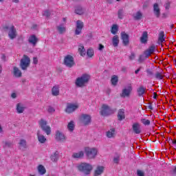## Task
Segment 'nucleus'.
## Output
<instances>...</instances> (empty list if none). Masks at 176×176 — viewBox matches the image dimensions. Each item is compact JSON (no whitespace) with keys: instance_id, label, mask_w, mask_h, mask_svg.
I'll return each instance as SVG.
<instances>
[{"instance_id":"nucleus-1","label":"nucleus","mask_w":176,"mask_h":176,"mask_svg":"<svg viewBox=\"0 0 176 176\" xmlns=\"http://www.w3.org/2000/svg\"><path fill=\"white\" fill-rule=\"evenodd\" d=\"M77 168L84 175H90L93 171V165L86 162H82L78 165Z\"/></svg>"},{"instance_id":"nucleus-2","label":"nucleus","mask_w":176,"mask_h":176,"mask_svg":"<svg viewBox=\"0 0 176 176\" xmlns=\"http://www.w3.org/2000/svg\"><path fill=\"white\" fill-rule=\"evenodd\" d=\"M90 75L88 74H84L80 77H78L76 80V86L77 87H85L86 85L89 83L90 80Z\"/></svg>"},{"instance_id":"nucleus-3","label":"nucleus","mask_w":176,"mask_h":176,"mask_svg":"<svg viewBox=\"0 0 176 176\" xmlns=\"http://www.w3.org/2000/svg\"><path fill=\"white\" fill-rule=\"evenodd\" d=\"M3 30L4 32H8V36L10 39H16L17 38V30H16V28H14V25H6L3 26Z\"/></svg>"},{"instance_id":"nucleus-4","label":"nucleus","mask_w":176,"mask_h":176,"mask_svg":"<svg viewBox=\"0 0 176 176\" xmlns=\"http://www.w3.org/2000/svg\"><path fill=\"white\" fill-rule=\"evenodd\" d=\"M30 64H31V59L28 56L23 55V58L20 60L19 67L23 71H27L28 67H30Z\"/></svg>"},{"instance_id":"nucleus-5","label":"nucleus","mask_w":176,"mask_h":176,"mask_svg":"<svg viewBox=\"0 0 176 176\" xmlns=\"http://www.w3.org/2000/svg\"><path fill=\"white\" fill-rule=\"evenodd\" d=\"M38 124L43 131L46 133L47 135H50L52 129L47 125V121L45 120L44 119H41V120L38 121Z\"/></svg>"},{"instance_id":"nucleus-6","label":"nucleus","mask_w":176,"mask_h":176,"mask_svg":"<svg viewBox=\"0 0 176 176\" xmlns=\"http://www.w3.org/2000/svg\"><path fill=\"white\" fill-rule=\"evenodd\" d=\"M85 152L88 159H95L98 151L95 148L85 147Z\"/></svg>"},{"instance_id":"nucleus-7","label":"nucleus","mask_w":176,"mask_h":176,"mask_svg":"<svg viewBox=\"0 0 176 176\" xmlns=\"http://www.w3.org/2000/svg\"><path fill=\"white\" fill-rule=\"evenodd\" d=\"M63 64L67 68H72V67H74L76 65L75 63V60L74 59V56L72 55H67L65 56L64 60H63Z\"/></svg>"},{"instance_id":"nucleus-8","label":"nucleus","mask_w":176,"mask_h":176,"mask_svg":"<svg viewBox=\"0 0 176 176\" xmlns=\"http://www.w3.org/2000/svg\"><path fill=\"white\" fill-rule=\"evenodd\" d=\"M100 113L102 116H109V115H112V113H113V110L110 109L109 106L107 104H102Z\"/></svg>"},{"instance_id":"nucleus-9","label":"nucleus","mask_w":176,"mask_h":176,"mask_svg":"<svg viewBox=\"0 0 176 176\" xmlns=\"http://www.w3.org/2000/svg\"><path fill=\"white\" fill-rule=\"evenodd\" d=\"M80 120L84 126H89L91 123V116L89 114H82Z\"/></svg>"},{"instance_id":"nucleus-10","label":"nucleus","mask_w":176,"mask_h":176,"mask_svg":"<svg viewBox=\"0 0 176 176\" xmlns=\"http://www.w3.org/2000/svg\"><path fill=\"white\" fill-rule=\"evenodd\" d=\"M131 91H133V87L131 86V84H129L126 87L122 89V91L120 94V97H122V98H126V97H130V94H131Z\"/></svg>"},{"instance_id":"nucleus-11","label":"nucleus","mask_w":176,"mask_h":176,"mask_svg":"<svg viewBox=\"0 0 176 176\" xmlns=\"http://www.w3.org/2000/svg\"><path fill=\"white\" fill-rule=\"evenodd\" d=\"M85 27V24L80 20H78L76 23V30L74 32L75 35H80L82 34V30Z\"/></svg>"},{"instance_id":"nucleus-12","label":"nucleus","mask_w":176,"mask_h":176,"mask_svg":"<svg viewBox=\"0 0 176 176\" xmlns=\"http://www.w3.org/2000/svg\"><path fill=\"white\" fill-rule=\"evenodd\" d=\"M121 39L122 41L124 46H129V43H130V36H129V34H126L125 32H122Z\"/></svg>"},{"instance_id":"nucleus-13","label":"nucleus","mask_w":176,"mask_h":176,"mask_svg":"<svg viewBox=\"0 0 176 176\" xmlns=\"http://www.w3.org/2000/svg\"><path fill=\"white\" fill-rule=\"evenodd\" d=\"M76 109H78V105L69 103L65 111L66 113H72V112H75Z\"/></svg>"},{"instance_id":"nucleus-14","label":"nucleus","mask_w":176,"mask_h":176,"mask_svg":"<svg viewBox=\"0 0 176 176\" xmlns=\"http://www.w3.org/2000/svg\"><path fill=\"white\" fill-rule=\"evenodd\" d=\"M156 52V45L153 44L151 46L148 47V50H146L144 52V55L146 56V58H148L149 56H151L153 53H155Z\"/></svg>"},{"instance_id":"nucleus-15","label":"nucleus","mask_w":176,"mask_h":176,"mask_svg":"<svg viewBox=\"0 0 176 176\" xmlns=\"http://www.w3.org/2000/svg\"><path fill=\"white\" fill-rule=\"evenodd\" d=\"M55 138L59 142H65V135L60 131H56Z\"/></svg>"},{"instance_id":"nucleus-16","label":"nucleus","mask_w":176,"mask_h":176,"mask_svg":"<svg viewBox=\"0 0 176 176\" xmlns=\"http://www.w3.org/2000/svg\"><path fill=\"white\" fill-rule=\"evenodd\" d=\"M132 129L135 134H141V125L138 122L134 123Z\"/></svg>"},{"instance_id":"nucleus-17","label":"nucleus","mask_w":176,"mask_h":176,"mask_svg":"<svg viewBox=\"0 0 176 176\" xmlns=\"http://www.w3.org/2000/svg\"><path fill=\"white\" fill-rule=\"evenodd\" d=\"M104 170H105V168L102 166H98L96 167V169L94 170V176H98L101 175L102 173H104Z\"/></svg>"},{"instance_id":"nucleus-18","label":"nucleus","mask_w":176,"mask_h":176,"mask_svg":"<svg viewBox=\"0 0 176 176\" xmlns=\"http://www.w3.org/2000/svg\"><path fill=\"white\" fill-rule=\"evenodd\" d=\"M38 39L36 38V36H35V35H32L28 38V43L30 45H32V46H34V47L36 46V44L38 43Z\"/></svg>"},{"instance_id":"nucleus-19","label":"nucleus","mask_w":176,"mask_h":176,"mask_svg":"<svg viewBox=\"0 0 176 176\" xmlns=\"http://www.w3.org/2000/svg\"><path fill=\"white\" fill-rule=\"evenodd\" d=\"M13 74L15 78H21V76H23V73H21V70H20V69H19V67H14Z\"/></svg>"},{"instance_id":"nucleus-20","label":"nucleus","mask_w":176,"mask_h":176,"mask_svg":"<svg viewBox=\"0 0 176 176\" xmlns=\"http://www.w3.org/2000/svg\"><path fill=\"white\" fill-rule=\"evenodd\" d=\"M85 12H86V10L80 6H78L75 8L76 14H79L80 16H82V14H85Z\"/></svg>"},{"instance_id":"nucleus-21","label":"nucleus","mask_w":176,"mask_h":176,"mask_svg":"<svg viewBox=\"0 0 176 176\" xmlns=\"http://www.w3.org/2000/svg\"><path fill=\"white\" fill-rule=\"evenodd\" d=\"M153 13L156 17H160V8H159V4L154 3L153 5Z\"/></svg>"},{"instance_id":"nucleus-22","label":"nucleus","mask_w":176,"mask_h":176,"mask_svg":"<svg viewBox=\"0 0 176 176\" xmlns=\"http://www.w3.org/2000/svg\"><path fill=\"white\" fill-rule=\"evenodd\" d=\"M59 157L60 153H58V151H55L52 155H51L50 160H52V162L56 163V162H58Z\"/></svg>"},{"instance_id":"nucleus-23","label":"nucleus","mask_w":176,"mask_h":176,"mask_svg":"<svg viewBox=\"0 0 176 176\" xmlns=\"http://www.w3.org/2000/svg\"><path fill=\"white\" fill-rule=\"evenodd\" d=\"M140 42L144 45H146V43H148V32H143L142 36L140 38Z\"/></svg>"},{"instance_id":"nucleus-24","label":"nucleus","mask_w":176,"mask_h":176,"mask_svg":"<svg viewBox=\"0 0 176 176\" xmlns=\"http://www.w3.org/2000/svg\"><path fill=\"white\" fill-rule=\"evenodd\" d=\"M116 130L114 128L111 129L106 133V135L107 138H113L115 135H116Z\"/></svg>"},{"instance_id":"nucleus-25","label":"nucleus","mask_w":176,"mask_h":176,"mask_svg":"<svg viewBox=\"0 0 176 176\" xmlns=\"http://www.w3.org/2000/svg\"><path fill=\"white\" fill-rule=\"evenodd\" d=\"M37 138L38 142H40L41 144H45V142H46V138H45L44 135H41L40 131H37Z\"/></svg>"},{"instance_id":"nucleus-26","label":"nucleus","mask_w":176,"mask_h":176,"mask_svg":"<svg viewBox=\"0 0 176 176\" xmlns=\"http://www.w3.org/2000/svg\"><path fill=\"white\" fill-rule=\"evenodd\" d=\"M25 111V107L21 103L16 104V112L17 113H23Z\"/></svg>"},{"instance_id":"nucleus-27","label":"nucleus","mask_w":176,"mask_h":176,"mask_svg":"<svg viewBox=\"0 0 176 176\" xmlns=\"http://www.w3.org/2000/svg\"><path fill=\"white\" fill-rule=\"evenodd\" d=\"M52 96H54L56 97H57V96H59L60 95V88L58 87V86H57V85L54 86L52 89Z\"/></svg>"},{"instance_id":"nucleus-28","label":"nucleus","mask_w":176,"mask_h":176,"mask_svg":"<svg viewBox=\"0 0 176 176\" xmlns=\"http://www.w3.org/2000/svg\"><path fill=\"white\" fill-rule=\"evenodd\" d=\"M85 156V153L83 151H79L78 153H74L72 155L73 159H80Z\"/></svg>"},{"instance_id":"nucleus-29","label":"nucleus","mask_w":176,"mask_h":176,"mask_svg":"<svg viewBox=\"0 0 176 176\" xmlns=\"http://www.w3.org/2000/svg\"><path fill=\"white\" fill-rule=\"evenodd\" d=\"M118 120L121 121L123 119H125L126 116H124V110L123 109H120L118 113Z\"/></svg>"},{"instance_id":"nucleus-30","label":"nucleus","mask_w":176,"mask_h":176,"mask_svg":"<svg viewBox=\"0 0 176 176\" xmlns=\"http://www.w3.org/2000/svg\"><path fill=\"white\" fill-rule=\"evenodd\" d=\"M112 43H113V46H114V47H118V46H119V36L115 35L113 37Z\"/></svg>"},{"instance_id":"nucleus-31","label":"nucleus","mask_w":176,"mask_h":176,"mask_svg":"<svg viewBox=\"0 0 176 176\" xmlns=\"http://www.w3.org/2000/svg\"><path fill=\"white\" fill-rule=\"evenodd\" d=\"M134 20L139 21L142 19V12L141 11H138L136 13L133 14Z\"/></svg>"},{"instance_id":"nucleus-32","label":"nucleus","mask_w":176,"mask_h":176,"mask_svg":"<svg viewBox=\"0 0 176 176\" xmlns=\"http://www.w3.org/2000/svg\"><path fill=\"white\" fill-rule=\"evenodd\" d=\"M138 95L139 97H142V96H144L145 94V87L144 86H140L138 89H137Z\"/></svg>"},{"instance_id":"nucleus-33","label":"nucleus","mask_w":176,"mask_h":176,"mask_svg":"<svg viewBox=\"0 0 176 176\" xmlns=\"http://www.w3.org/2000/svg\"><path fill=\"white\" fill-rule=\"evenodd\" d=\"M67 129L69 131L72 132L75 130V122L74 121H70L67 124Z\"/></svg>"},{"instance_id":"nucleus-34","label":"nucleus","mask_w":176,"mask_h":176,"mask_svg":"<svg viewBox=\"0 0 176 176\" xmlns=\"http://www.w3.org/2000/svg\"><path fill=\"white\" fill-rule=\"evenodd\" d=\"M118 31H119V26L116 24H113L111 30V34H113V35H116V34H118Z\"/></svg>"},{"instance_id":"nucleus-35","label":"nucleus","mask_w":176,"mask_h":176,"mask_svg":"<svg viewBox=\"0 0 176 176\" xmlns=\"http://www.w3.org/2000/svg\"><path fill=\"white\" fill-rule=\"evenodd\" d=\"M78 52L80 54V56H86V50L85 49V47L83 45H80L78 48Z\"/></svg>"},{"instance_id":"nucleus-36","label":"nucleus","mask_w":176,"mask_h":176,"mask_svg":"<svg viewBox=\"0 0 176 176\" xmlns=\"http://www.w3.org/2000/svg\"><path fill=\"white\" fill-rule=\"evenodd\" d=\"M146 72L147 74V76H148V78H151V79H153V78H155V73L153 72V70L151 69H147L146 70Z\"/></svg>"},{"instance_id":"nucleus-37","label":"nucleus","mask_w":176,"mask_h":176,"mask_svg":"<svg viewBox=\"0 0 176 176\" xmlns=\"http://www.w3.org/2000/svg\"><path fill=\"white\" fill-rule=\"evenodd\" d=\"M19 146L21 149H25L27 148V141L25 140H21L19 142Z\"/></svg>"},{"instance_id":"nucleus-38","label":"nucleus","mask_w":176,"mask_h":176,"mask_svg":"<svg viewBox=\"0 0 176 176\" xmlns=\"http://www.w3.org/2000/svg\"><path fill=\"white\" fill-rule=\"evenodd\" d=\"M165 41L166 39L164 38V32L162 31L160 32L158 41L160 43H163V42H164Z\"/></svg>"},{"instance_id":"nucleus-39","label":"nucleus","mask_w":176,"mask_h":176,"mask_svg":"<svg viewBox=\"0 0 176 176\" xmlns=\"http://www.w3.org/2000/svg\"><path fill=\"white\" fill-rule=\"evenodd\" d=\"M38 173L43 175V174H46V168H45V166L43 165H39L38 167Z\"/></svg>"},{"instance_id":"nucleus-40","label":"nucleus","mask_w":176,"mask_h":176,"mask_svg":"<svg viewBox=\"0 0 176 176\" xmlns=\"http://www.w3.org/2000/svg\"><path fill=\"white\" fill-rule=\"evenodd\" d=\"M118 80H119L118 78V76H116V75L113 76L111 79V82L113 86H116V85H118Z\"/></svg>"},{"instance_id":"nucleus-41","label":"nucleus","mask_w":176,"mask_h":176,"mask_svg":"<svg viewBox=\"0 0 176 176\" xmlns=\"http://www.w3.org/2000/svg\"><path fill=\"white\" fill-rule=\"evenodd\" d=\"M56 30L60 34H64V32H65V31H66L65 27H63V25H60L57 26Z\"/></svg>"},{"instance_id":"nucleus-42","label":"nucleus","mask_w":176,"mask_h":176,"mask_svg":"<svg viewBox=\"0 0 176 176\" xmlns=\"http://www.w3.org/2000/svg\"><path fill=\"white\" fill-rule=\"evenodd\" d=\"M124 16V10L123 9L118 10V19H120L122 20Z\"/></svg>"},{"instance_id":"nucleus-43","label":"nucleus","mask_w":176,"mask_h":176,"mask_svg":"<svg viewBox=\"0 0 176 176\" xmlns=\"http://www.w3.org/2000/svg\"><path fill=\"white\" fill-rule=\"evenodd\" d=\"M87 55L89 58L93 57V56H94V50L91 48H89L87 51Z\"/></svg>"},{"instance_id":"nucleus-44","label":"nucleus","mask_w":176,"mask_h":176,"mask_svg":"<svg viewBox=\"0 0 176 176\" xmlns=\"http://www.w3.org/2000/svg\"><path fill=\"white\" fill-rule=\"evenodd\" d=\"M154 78H155L156 79H159L160 80H162L164 76L163 75H162V73L157 72L155 74H154Z\"/></svg>"},{"instance_id":"nucleus-45","label":"nucleus","mask_w":176,"mask_h":176,"mask_svg":"<svg viewBox=\"0 0 176 176\" xmlns=\"http://www.w3.org/2000/svg\"><path fill=\"white\" fill-rule=\"evenodd\" d=\"M141 122L143 123V124H144V126H149V124H151V121L145 118L142 119Z\"/></svg>"},{"instance_id":"nucleus-46","label":"nucleus","mask_w":176,"mask_h":176,"mask_svg":"<svg viewBox=\"0 0 176 176\" xmlns=\"http://www.w3.org/2000/svg\"><path fill=\"white\" fill-rule=\"evenodd\" d=\"M145 58H148L146 55H140L138 59L139 63H142V61L145 60Z\"/></svg>"},{"instance_id":"nucleus-47","label":"nucleus","mask_w":176,"mask_h":176,"mask_svg":"<svg viewBox=\"0 0 176 176\" xmlns=\"http://www.w3.org/2000/svg\"><path fill=\"white\" fill-rule=\"evenodd\" d=\"M47 112H49V113H53L56 112V109H54L53 107L49 106L47 109Z\"/></svg>"},{"instance_id":"nucleus-48","label":"nucleus","mask_w":176,"mask_h":176,"mask_svg":"<svg viewBox=\"0 0 176 176\" xmlns=\"http://www.w3.org/2000/svg\"><path fill=\"white\" fill-rule=\"evenodd\" d=\"M137 175L138 176H145V173L141 170H138Z\"/></svg>"},{"instance_id":"nucleus-49","label":"nucleus","mask_w":176,"mask_h":176,"mask_svg":"<svg viewBox=\"0 0 176 176\" xmlns=\"http://www.w3.org/2000/svg\"><path fill=\"white\" fill-rule=\"evenodd\" d=\"M43 16H45V17H50V12L47 10L44 11Z\"/></svg>"},{"instance_id":"nucleus-50","label":"nucleus","mask_w":176,"mask_h":176,"mask_svg":"<svg viewBox=\"0 0 176 176\" xmlns=\"http://www.w3.org/2000/svg\"><path fill=\"white\" fill-rule=\"evenodd\" d=\"M170 1H166V3H165V9L166 10H168V9H170Z\"/></svg>"},{"instance_id":"nucleus-51","label":"nucleus","mask_w":176,"mask_h":176,"mask_svg":"<svg viewBox=\"0 0 176 176\" xmlns=\"http://www.w3.org/2000/svg\"><path fill=\"white\" fill-rule=\"evenodd\" d=\"M119 160H120V157H116L113 158V162L116 163V164H118L119 163Z\"/></svg>"},{"instance_id":"nucleus-52","label":"nucleus","mask_w":176,"mask_h":176,"mask_svg":"<svg viewBox=\"0 0 176 176\" xmlns=\"http://www.w3.org/2000/svg\"><path fill=\"white\" fill-rule=\"evenodd\" d=\"M5 146H7V148H10V146H12V142H5Z\"/></svg>"},{"instance_id":"nucleus-53","label":"nucleus","mask_w":176,"mask_h":176,"mask_svg":"<svg viewBox=\"0 0 176 176\" xmlns=\"http://www.w3.org/2000/svg\"><path fill=\"white\" fill-rule=\"evenodd\" d=\"M149 6V3L148 1H146L143 4V9H146Z\"/></svg>"},{"instance_id":"nucleus-54","label":"nucleus","mask_w":176,"mask_h":176,"mask_svg":"<svg viewBox=\"0 0 176 176\" xmlns=\"http://www.w3.org/2000/svg\"><path fill=\"white\" fill-rule=\"evenodd\" d=\"M33 64H34V65L38 64V58H36V57L33 58Z\"/></svg>"},{"instance_id":"nucleus-55","label":"nucleus","mask_w":176,"mask_h":176,"mask_svg":"<svg viewBox=\"0 0 176 176\" xmlns=\"http://www.w3.org/2000/svg\"><path fill=\"white\" fill-rule=\"evenodd\" d=\"M135 58V54L134 53H131V56H129V60H134Z\"/></svg>"},{"instance_id":"nucleus-56","label":"nucleus","mask_w":176,"mask_h":176,"mask_svg":"<svg viewBox=\"0 0 176 176\" xmlns=\"http://www.w3.org/2000/svg\"><path fill=\"white\" fill-rule=\"evenodd\" d=\"M168 142L169 144V145H171V144H174V140L172 139H168Z\"/></svg>"},{"instance_id":"nucleus-57","label":"nucleus","mask_w":176,"mask_h":176,"mask_svg":"<svg viewBox=\"0 0 176 176\" xmlns=\"http://www.w3.org/2000/svg\"><path fill=\"white\" fill-rule=\"evenodd\" d=\"M104 45L102 44H99L98 50H102L104 49Z\"/></svg>"},{"instance_id":"nucleus-58","label":"nucleus","mask_w":176,"mask_h":176,"mask_svg":"<svg viewBox=\"0 0 176 176\" xmlns=\"http://www.w3.org/2000/svg\"><path fill=\"white\" fill-rule=\"evenodd\" d=\"M12 98H16L17 97V94L16 93H12L11 94Z\"/></svg>"},{"instance_id":"nucleus-59","label":"nucleus","mask_w":176,"mask_h":176,"mask_svg":"<svg viewBox=\"0 0 176 176\" xmlns=\"http://www.w3.org/2000/svg\"><path fill=\"white\" fill-rule=\"evenodd\" d=\"M150 104L148 106V109L151 111H153V107H152V103H149Z\"/></svg>"},{"instance_id":"nucleus-60","label":"nucleus","mask_w":176,"mask_h":176,"mask_svg":"<svg viewBox=\"0 0 176 176\" xmlns=\"http://www.w3.org/2000/svg\"><path fill=\"white\" fill-rule=\"evenodd\" d=\"M157 98V94L156 92L153 93V98H154L155 100H156V98Z\"/></svg>"},{"instance_id":"nucleus-61","label":"nucleus","mask_w":176,"mask_h":176,"mask_svg":"<svg viewBox=\"0 0 176 176\" xmlns=\"http://www.w3.org/2000/svg\"><path fill=\"white\" fill-rule=\"evenodd\" d=\"M1 60H3V61H6V56H5V54L2 55Z\"/></svg>"},{"instance_id":"nucleus-62","label":"nucleus","mask_w":176,"mask_h":176,"mask_svg":"<svg viewBox=\"0 0 176 176\" xmlns=\"http://www.w3.org/2000/svg\"><path fill=\"white\" fill-rule=\"evenodd\" d=\"M172 173H173V175H176V166H175V168L172 170Z\"/></svg>"},{"instance_id":"nucleus-63","label":"nucleus","mask_w":176,"mask_h":176,"mask_svg":"<svg viewBox=\"0 0 176 176\" xmlns=\"http://www.w3.org/2000/svg\"><path fill=\"white\" fill-rule=\"evenodd\" d=\"M141 71V67H139L137 70L135 71V74H138Z\"/></svg>"},{"instance_id":"nucleus-64","label":"nucleus","mask_w":176,"mask_h":176,"mask_svg":"<svg viewBox=\"0 0 176 176\" xmlns=\"http://www.w3.org/2000/svg\"><path fill=\"white\" fill-rule=\"evenodd\" d=\"M2 74V65L0 64V75Z\"/></svg>"}]
</instances>
